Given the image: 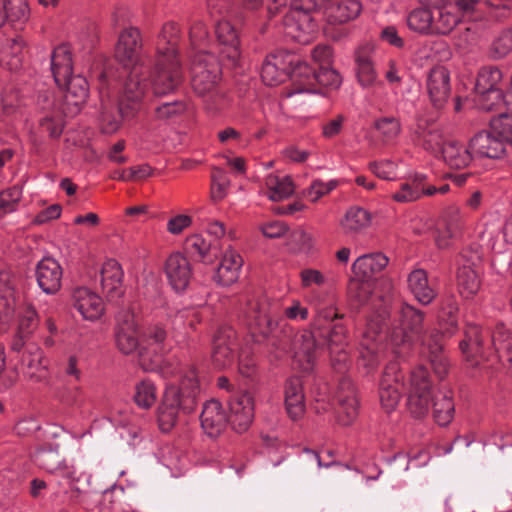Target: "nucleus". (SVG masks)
Returning <instances> with one entry per match:
<instances>
[{"label": "nucleus", "instance_id": "obj_37", "mask_svg": "<svg viewBox=\"0 0 512 512\" xmlns=\"http://www.w3.org/2000/svg\"><path fill=\"white\" fill-rule=\"evenodd\" d=\"M389 263V258L382 252H374L359 256L352 265L356 276L370 279L383 271Z\"/></svg>", "mask_w": 512, "mask_h": 512}, {"label": "nucleus", "instance_id": "obj_22", "mask_svg": "<svg viewBox=\"0 0 512 512\" xmlns=\"http://www.w3.org/2000/svg\"><path fill=\"white\" fill-rule=\"evenodd\" d=\"M71 301L73 307L86 320H98L105 310L102 298L87 287L74 288Z\"/></svg>", "mask_w": 512, "mask_h": 512}, {"label": "nucleus", "instance_id": "obj_40", "mask_svg": "<svg viewBox=\"0 0 512 512\" xmlns=\"http://www.w3.org/2000/svg\"><path fill=\"white\" fill-rule=\"evenodd\" d=\"M315 336L310 331H304L294 341V358L301 363L304 370H310L315 361Z\"/></svg>", "mask_w": 512, "mask_h": 512}, {"label": "nucleus", "instance_id": "obj_63", "mask_svg": "<svg viewBox=\"0 0 512 512\" xmlns=\"http://www.w3.org/2000/svg\"><path fill=\"white\" fill-rule=\"evenodd\" d=\"M412 339L411 334L400 323L393 325L387 335V340L395 347L407 345Z\"/></svg>", "mask_w": 512, "mask_h": 512}, {"label": "nucleus", "instance_id": "obj_42", "mask_svg": "<svg viewBox=\"0 0 512 512\" xmlns=\"http://www.w3.org/2000/svg\"><path fill=\"white\" fill-rule=\"evenodd\" d=\"M440 153L444 161L454 169L465 168L472 160L470 148L468 149L454 140H447Z\"/></svg>", "mask_w": 512, "mask_h": 512}, {"label": "nucleus", "instance_id": "obj_64", "mask_svg": "<svg viewBox=\"0 0 512 512\" xmlns=\"http://www.w3.org/2000/svg\"><path fill=\"white\" fill-rule=\"evenodd\" d=\"M301 285L303 288H308L312 285L321 286L325 283L324 275L316 269H304L300 272Z\"/></svg>", "mask_w": 512, "mask_h": 512}, {"label": "nucleus", "instance_id": "obj_56", "mask_svg": "<svg viewBox=\"0 0 512 512\" xmlns=\"http://www.w3.org/2000/svg\"><path fill=\"white\" fill-rule=\"evenodd\" d=\"M444 337H447V335H442L439 330H433L420 336L422 345L429 351V356L443 354Z\"/></svg>", "mask_w": 512, "mask_h": 512}, {"label": "nucleus", "instance_id": "obj_35", "mask_svg": "<svg viewBox=\"0 0 512 512\" xmlns=\"http://www.w3.org/2000/svg\"><path fill=\"white\" fill-rule=\"evenodd\" d=\"M322 9L325 10V15L330 24H342L355 19L361 11V5L357 0H345L336 3L325 0Z\"/></svg>", "mask_w": 512, "mask_h": 512}, {"label": "nucleus", "instance_id": "obj_29", "mask_svg": "<svg viewBox=\"0 0 512 512\" xmlns=\"http://www.w3.org/2000/svg\"><path fill=\"white\" fill-rule=\"evenodd\" d=\"M123 270L121 265L114 259L104 262L101 269V286L106 297L110 300H117L124 294Z\"/></svg>", "mask_w": 512, "mask_h": 512}, {"label": "nucleus", "instance_id": "obj_23", "mask_svg": "<svg viewBox=\"0 0 512 512\" xmlns=\"http://www.w3.org/2000/svg\"><path fill=\"white\" fill-rule=\"evenodd\" d=\"M375 58L376 52L372 44L360 45L354 52L356 76L362 87H371L377 82Z\"/></svg>", "mask_w": 512, "mask_h": 512}, {"label": "nucleus", "instance_id": "obj_61", "mask_svg": "<svg viewBox=\"0 0 512 512\" xmlns=\"http://www.w3.org/2000/svg\"><path fill=\"white\" fill-rule=\"evenodd\" d=\"M370 170L379 178L394 180L396 178V164L392 161H379L369 164Z\"/></svg>", "mask_w": 512, "mask_h": 512}, {"label": "nucleus", "instance_id": "obj_47", "mask_svg": "<svg viewBox=\"0 0 512 512\" xmlns=\"http://www.w3.org/2000/svg\"><path fill=\"white\" fill-rule=\"evenodd\" d=\"M415 141L432 153H440L447 142L442 130H416Z\"/></svg>", "mask_w": 512, "mask_h": 512}, {"label": "nucleus", "instance_id": "obj_16", "mask_svg": "<svg viewBox=\"0 0 512 512\" xmlns=\"http://www.w3.org/2000/svg\"><path fill=\"white\" fill-rule=\"evenodd\" d=\"M239 348L237 332L230 326L217 329L212 341V361L219 368L230 367Z\"/></svg>", "mask_w": 512, "mask_h": 512}, {"label": "nucleus", "instance_id": "obj_39", "mask_svg": "<svg viewBox=\"0 0 512 512\" xmlns=\"http://www.w3.org/2000/svg\"><path fill=\"white\" fill-rule=\"evenodd\" d=\"M34 463L48 473H55L59 470H66L61 455L58 452V446L44 444L36 449L33 456Z\"/></svg>", "mask_w": 512, "mask_h": 512}, {"label": "nucleus", "instance_id": "obj_2", "mask_svg": "<svg viewBox=\"0 0 512 512\" xmlns=\"http://www.w3.org/2000/svg\"><path fill=\"white\" fill-rule=\"evenodd\" d=\"M178 34V25L173 22L166 23L160 33L152 83V93L157 96L172 93L181 82L182 70L175 48Z\"/></svg>", "mask_w": 512, "mask_h": 512}, {"label": "nucleus", "instance_id": "obj_8", "mask_svg": "<svg viewBox=\"0 0 512 512\" xmlns=\"http://www.w3.org/2000/svg\"><path fill=\"white\" fill-rule=\"evenodd\" d=\"M293 93H324L323 89L335 90L341 84V77L331 66L312 68L301 60L292 73Z\"/></svg>", "mask_w": 512, "mask_h": 512}, {"label": "nucleus", "instance_id": "obj_21", "mask_svg": "<svg viewBox=\"0 0 512 512\" xmlns=\"http://www.w3.org/2000/svg\"><path fill=\"white\" fill-rule=\"evenodd\" d=\"M164 272L170 285L177 292L184 291L192 278L191 264L180 252H174L167 257Z\"/></svg>", "mask_w": 512, "mask_h": 512}, {"label": "nucleus", "instance_id": "obj_30", "mask_svg": "<svg viewBox=\"0 0 512 512\" xmlns=\"http://www.w3.org/2000/svg\"><path fill=\"white\" fill-rule=\"evenodd\" d=\"M285 407L292 420H298L305 413V395L303 383L299 377H290L284 385Z\"/></svg>", "mask_w": 512, "mask_h": 512}, {"label": "nucleus", "instance_id": "obj_46", "mask_svg": "<svg viewBox=\"0 0 512 512\" xmlns=\"http://www.w3.org/2000/svg\"><path fill=\"white\" fill-rule=\"evenodd\" d=\"M424 313L411 305H404L400 310L399 322L414 338H420L423 330Z\"/></svg>", "mask_w": 512, "mask_h": 512}, {"label": "nucleus", "instance_id": "obj_58", "mask_svg": "<svg viewBox=\"0 0 512 512\" xmlns=\"http://www.w3.org/2000/svg\"><path fill=\"white\" fill-rule=\"evenodd\" d=\"M397 134V130H369L366 138L373 148L380 149L392 143Z\"/></svg>", "mask_w": 512, "mask_h": 512}, {"label": "nucleus", "instance_id": "obj_27", "mask_svg": "<svg viewBox=\"0 0 512 512\" xmlns=\"http://www.w3.org/2000/svg\"><path fill=\"white\" fill-rule=\"evenodd\" d=\"M35 275L37 283L44 293L55 294L60 290L63 270L54 258H42L36 266Z\"/></svg>", "mask_w": 512, "mask_h": 512}, {"label": "nucleus", "instance_id": "obj_6", "mask_svg": "<svg viewBox=\"0 0 512 512\" xmlns=\"http://www.w3.org/2000/svg\"><path fill=\"white\" fill-rule=\"evenodd\" d=\"M324 3L325 0H292L283 20L285 35L301 44L309 43L318 30L311 13L321 10Z\"/></svg>", "mask_w": 512, "mask_h": 512}, {"label": "nucleus", "instance_id": "obj_28", "mask_svg": "<svg viewBox=\"0 0 512 512\" xmlns=\"http://www.w3.org/2000/svg\"><path fill=\"white\" fill-rule=\"evenodd\" d=\"M184 248L188 255L204 264L214 263L220 255V244L216 240H207L201 234L188 236Z\"/></svg>", "mask_w": 512, "mask_h": 512}, {"label": "nucleus", "instance_id": "obj_54", "mask_svg": "<svg viewBox=\"0 0 512 512\" xmlns=\"http://www.w3.org/2000/svg\"><path fill=\"white\" fill-rule=\"evenodd\" d=\"M337 180L323 182L320 179L312 181L311 185L305 190L304 195L311 201L317 202L321 197L329 194L338 186Z\"/></svg>", "mask_w": 512, "mask_h": 512}, {"label": "nucleus", "instance_id": "obj_62", "mask_svg": "<svg viewBox=\"0 0 512 512\" xmlns=\"http://www.w3.org/2000/svg\"><path fill=\"white\" fill-rule=\"evenodd\" d=\"M421 197V190L419 184L404 183L401 185V189L392 195V198L396 202L405 203L418 200Z\"/></svg>", "mask_w": 512, "mask_h": 512}, {"label": "nucleus", "instance_id": "obj_24", "mask_svg": "<svg viewBox=\"0 0 512 512\" xmlns=\"http://www.w3.org/2000/svg\"><path fill=\"white\" fill-rule=\"evenodd\" d=\"M326 342L333 367L338 371H344L349 362V355L346 351L348 345L347 328L343 324H333L326 335Z\"/></svg>", "mask_w": 512, "mask_h": 512}, {"label": "nucleus", "instance_id": "obj_38", "mask_svg": "<svg viewBox=\"0 0 512 512\" xmlns=\"http://www.w3.org/2000/svg\"><path fill=\"white\" fill-rule=\"evenodd\" d=\"M437 1L438 0H420L423 6L412 9L407 15L408 28L419 34L431 35V20H433L431 4Z\"/></svg>", "mask_w": 512, "mask_h": 512}, {"label": "nucleus", "instance_id": "obj_36", "mask_svg": "<svg viewBox=\"0 0 512 512\" xmlns=\"http://www.w3.org/2000/svg\"><path fill=\"white\" fill-rule=\"evenodd\" d=\"M408 286L416 300L423 304H430L437 296L435 287L429 282L428 274L424 269H415L408 275Z\"/></svg>", "mask_w": 512, "mask_h": 512}, {"label": "nucleus", "instance_id": "obj_59", "mask_svg": "<svg viewBox=\"0 0 512 512\" xmlns=\"http://www.w3.org/2000/svg\"><path fill=\"white\" fill-rule=\"evenodd\" d=\"M208 37V31L205 24L201 20H194L191 24L189 31L190 43L193 48H199V51L205 52L201 49L205 46L206 39Z\"/></svg>", "mask_w": 512, "mask_h": 512}, {"label": "nucleus", "instance_id": "obj_9", "mask_svg": "<svg viewBox=\"0 0 512 512\" xmlns=\"http://www.w3.org/2000/svg\"><path fill=\"white\" fill-rule=\"evenodd\" d=\"M388 328L382 314L371 316L359 342V364L367 373L374 372L381 362V334Z\"/></svg>", "mask_w": 512, "mask_h": 512}, {"label": "nucleus", "instance_id": "obj_52", "mask_svg": "<svg viewBox=\"0 0 512 512\" xmlns=\"http://www.w3.org/2000/svg\"><path fill=\"white\" fill-rule=\"evenodd\" d=\"M439 16V25L434 27V33H437V35L450 33L460 23V17L457 15L454 6H442Z\"/></svg>", "mask_w": 512, "mask_h": 512}, {"label": "nucleus", "instance_id": "obj_53", "mask_svg": "<svg viewBox=\"0 0 512 512\" xmlns=\"http://www.w3.org/2000/svg\"><path fill=\"white\" fill-rule=\"evenodd\" d=\"M512 51V30L503 31L492 43L490 56L499 60L507 56Z\"/></svg>", "mask_w": 512, "mask_h": 512}, {"label": "nucleus", "instance_id": "obj_11", "mask_svg": "<svg viewBox=\"0 0 512 512\" xmlns=\"http://www.w3.org/2000/svg\"><path fill=\"white\" fill-rule=\"evenodd\" d=\"M301 65V58L288 51H276L269 54L261 68V78L268 86L283 82L286 77L292 80V73Z\"/></svg>", "mask_w": 512, "mask_h": 512}, {"label": "nucleus", "instance_id": "obj_19", "mask_svg": "<svg viewBox=\"0 0 512 512\" xmlns=\"http://www.w3.org/2000/svg\"><path fill=\"white\" fill-rule=\"evenodd\" d=\"M464 224V216L459 207L449 206L445 208L436 227L435 242L438 248H448L451 240L462 232Z\"/></svg>", "mask_w": 512, "mask_h": 512}, {"label": "nucleus", "instance_id": "obj_34", "mask_svg": "<svg viewBox=\"0 0 512 512\" xmlns=\"http://www.w3.org/2000/svg\"><path fill=\"white\" fill-rule=\"evenodd\" d=\"M450 76L446 68L438 66L431 69L427 88L434 106L440 107L447 100L450 92Z\"/></svg>", "mask_w": 512, "mask_h": 512}, {"label": "nucleus", "instance_id": "obj_51", "mask_svg": "<svg viewBox=\"0 0 512 512\" xmlns=\"http://www.w3.org/2000/svg\"><path fill=\"white\" fill-rule=\"evenodd\" d=\"M347 293L350 304L359 308L369 300L371 288L368 283L355 279L349 282Z\"/></svg>", "mask_w": 512, "mask_h": 512}, {"label": "nucleus", "instance_id": "obj_25", "mask_svg": "<svg viewBox=\"0 0 512 512\" xmlns=\"http://www.w3.org/2000/svg\"><path fill=\"white\" fill-rule=\"evenodd\" d=\"M201 427L211 438L218 437L227 427L229 419L222 404L215 399L206 401L200 415Z\"/></svg>", "mask_w": 512, "mask_h": 512}, {"label": "nucleus", "instance_id": "obj_44", "mask_svg": "<svg viewBox=\"0 0 512 512\" xmlns=\"http://www.w3.org/2000/svg\"><path fill=\"white\" fill-rule=\"evenodd\" d=\"M458 305L454 299H448L438 314L439 331L451 337L458 328Z\"/></svg>", "mask_w": 512, "mask_h": 512}, {"label": "nucleus", "instance_id": "obj_3", "mask_svg": "<svg viewBox=\"0 0 512 512\" xmlns=\"http://www.w3.org/2000/svg\"><path fill=\"white\" fill-rule=\"evenodd\" d=\"M199 383L194 368L182 372L179 385L167 386L158 408V422L162 431H170L179 415L192 413L198 403Z\"/></svg>", "mask_w": 512, "mask_h": 512}, {"label": "nucleus", "instance_id": "obj_5", "mask_svg": "<svg viewBox=\"0 0 512 512\" xmlns=\"http://www.w3.org/2000/svg\"><path fill=\"white\" fill-rule=\"evenodd\" d=\"M51 70L55 83L59 88H65V103L78 111L88 97V83L81 75L72 76V58L67 45H60L51 55Z\"/></svg>", "mask_w": 512, "mask_h": 512}, {"label": "nucleus", "instance_id": "obj_15", "mask_svg": "<svg viewBox=\"0 0 512 512\" xmlns=\"http://www.w3.org/2000/svg\"><path fill=\"white\" fill-rule=\"evenodd\" d=\"M166 339L167 332L162 326L155 325L147 330L138 353V361L143 370L153 371L159 367L167 351Z\"/></svg>", "mask_w": 512, "mask_h": 512}, {"label": "nucleus", "instance_id": "obj_13", "mask_svg": "<svg viewBox=\"0 0 512 512\" xmlns=\"http://www.w3.org/2000/svg\"><path fill=\"white\" fill-rule=\"evenodd\" d=\"M431 381L427 368L418 366L411 372L408 408L416 418L425 416L430 407Z\"/></svg>", "mask_w": 512, "mask_h": 512}, {"label": "nucleus", "instance_id": "obj_48", "mask_svg": "<svg viewBox=\"0 0 512 512\" xmlns=\"http://www.w3.org/2000/svg\"><path fill=\"white\" fill-rule=\"evenodd\" d=\"M483 331L477 325H469L465 331V339L459 344L464 354L482 355Z\"/></svg>", "mask_w": 512, "mask_h": 512}, {"label": "nucleus", "instance_id": "obj_18", "mask_svg": "<svg viewBox=\"0 0 512 512\" xmlns=\"http://www.w3.org/2000/svg\"><path fill=\"white\" fill-rule=\"evenodd\" d=\"M338 421L342 425H350L358 416L359 400L357 389L349 378H342L335 393Z\"/></svg>", "mask_w": 512, "mask_h": 512}, {"label": "nucleus", "instance_id": "obj_31", "mask_svg": "<svg viewBox=\"0 0 512 512\" xmlns=\"http://www.w3.org/2000/svg\"><path fill=\"white\" fill-rule=\"evenodd\" d=\"M39 325V317L36 310L27 307L19 316L16 332L11 340L10 349L20 352L30 340Z\"/></svg>", "mask_w": 512, "mask_h": 512}, {"label": "nucleus", "instance_id": "obj_32", "mask_svg": "<svg viewBox=\"0 0 512 512\" xmlns=\"http://www.w3.org/2000/svg\"><path fill=\"white\" fill-rule=\"evenodd\" d=\"M372 213L360 206H351L341 218L339 225L344 235L357 236L372 224Z\"/></svg>", "mask_w": 512, "mask_h": 512}, {"label": "nucleus", "instance_id": "obj_33", "mask_svg": "<svg viewBox=\"0 0 512 512\" xmlns=\"http://www.w3.org/2000/svg\"><path fill=\"white\" fill-rule=\"evenodd\" d=\"M242 265V257L236 251L227 249L217 268L214 280L221 286H231L238 280Z\"/></svg>", "mask_w": 512, "mask_h": 512}, {"label": "nucleus", "instance_id": "obj_1", "mask_svg": "<svg viewBox=\"0 0 512 512\" xmlns=\"http://www.w3.org/2000/svg\"><path fill=\"white\" fill-rule=\"evenodd\" d=\"M115 58L122 65L127 79L123 84L115 111L104 109L101 120L104 125L119 127L129 124L143 103L158 97L152 93L155 68L151 70L144 55L140 31L130 27L124 29L115 47Z\"/></svg>", "mask_w": 512, "mask_h": 512}, {"label": "nucleus", "instance_id": "obj_12", "mask_svg": "<svg viewBox=\"0 0 512 512\" xmlns=\"http://www.w3.org/2000/svg\"><path fill=\"white\" fill-rule=\"evenodd\" d=\"M506 144L512 146V130H480L470 140L469 148L479 157L499 159L505 154Z\"/></svg>", "mask_w": 512, "mask_h": 512}, {"label": "nucleus", "instance_id": "obj_43", "mask_svg": "<svg viewBox=\"0 0 512 512\" xmlns=\"http://www.w3.org/2000/svg\"><path fill=\"white\" fill-rule=\"evenodd\" d=\"M433 415L440 426H447L454 417L455 405L450 390L438 391L433 396Z\"/></svg>", "mask_w": 512, "mask_h": 512}, {"label": "nucleus", "instance_id": "obj_20", "mask_svg": "<svg viewBox=\"0 0 512 512\" xmlns=\"http://www.w3.org/2000/svg\"><path fill=\"white\" fill-rule=\"evenodd\" d=\"M229 423L237 433L247 431L254 419V398L248 392H238L229 400Z\"/></svg>", "mask_w": 512, "mask_h": 512}, {"label": "nucleus", "instance_id": "obj_26", "mask_svg": "<svg viewBox=\"0 0 512 512\" xmlns=\"http://www.w3.org/2000/svg\"><path fill=\"white\" fill-rule=\"evenodd\" d=\"M247 316L250 325L265 338H269L278 326L272 315L271 307L265 299L251 300Z\"/></svg>", "mask_w": 512, "mask_h": 512}, {"label": "nucleus", "instance_id": "obj_50", "mask_svg": "<svg viewBox=\"0 0 512 512\" xmlns=\"http://www.w3.org/2000/svg\"><path fill=\"white\" fill-rule=\"evenodd\" d=\"M156 387L150 380H142L135 387L134 401L143 408L149 409L156 402Z\"/></svg>", "mask_w": 512, "mask_h": 512}, {"label": "nucleus", "instance_id": "obj_14", "mask_svg": "<svg viewBox=\"0 0 512 512\" xmlns=\"http://www.w3.org/2000/svg\"><path fill=\"white\" fill-rule=\"evenodd\" d=\"M404 374L399 363L389 362L382 373L379 383V399L386 412L395 410L402 397Z\"/></svg>", "mask_w": 512, "mask_h": 512}, {"label": "nucleus", "instance_id": "obj_7", "mask_svg": "<svg viewBox=\"0 0 512 512\" xmlns=\"http://www.w3.org/2000/svg\"><path fill=\"white\" fill-rule=\"evenodd\" d=\"M208 7L212 17H222L217 20L215 30L220 47L219 58L229 66H236L241 52L237 31L226 19L229 12L227 0H208Z\"/></svg>", "mask_w": 512, "mask_h": 512}, {"label": "nucleus", "instance_id": "obj_49", "mask_svg": "<svg viewBox=\"0 0 512 512\" xmlns=\"http://www.w3.org/2000/svg\"><path fill=\"white\" fill-rule=\"evenodd\" d=\"M230 180L226 172L219 167H212L210 195L213 202L223 200L228 192Z\"/></svg>", "mask_w": 512, "mask_h": 512}, {"label": "nucleus", "instance_id": "obj_17", "mask_svg": "<svg viewBox=\"0 0 512 512\" xmlns=\"http://www.w3.org/2000/svg\"><path fill=\"white\" fill-rule=\"evenodd\" d=\"M459 263L460 267L457 273L458 290L464 298L470 299L477 294L481 286L477 271L480 256L477 252L463 250L460 254Z\"/></svg>", "mask_w": 512, "mask_h": 512}, {"label": "nucleus", "instance_id": "obj_60", "mask_svg": "<svg viewBox=\"0 0 512 512\" xmlns=\"http://www.w3.org/2000/svg\"><path fill=\"white\" fill-rule=\"evenodd\" d=\"M238 370L246 378L254 377L257 373V362L254 355L242 350L239 355Z\"/></svg>", "mask_w": 512, "mask_h": 512}, {"label": "nucleus", "instance_id": "obj_45", "mask_svg": "<svg viewBox=\"0 0 512 512\" xmlns=\"http://www.w3.org/2000/svg\"><path fill=\"white\" fill-rule=\"evenodd\" d=\"M269 191L268 197L272 201H281L294 192V184L290 176L279 177L270 174L265 179Z\"/></svg>", "mask_w": 512, "mask_h": 512}, {"label": "nucleus", "instance_id": "obj_4", "mask_svg": "<svg viewBox=\"0 0 512 512\" xmlns=\"http://www.w3.org/2000/svg\"><path fill=\"white\" fill-rule=\"evenodd\" d=\"M221 62V58L202 51L197 52L192 59V87L210 111L221 110L229 103L227 96L218 87Z\"/></svg>", "mask_w": 512, "mask_h": 512}, {"label": "nucleus", "instance_id": "obj_57", "mask_svg": "<svg viewBox=\"0 0 512 512\" xmlns=\"http://www.w3.org/2000/svg\"><path fill=\"white\" fill-rule=\"evenodd\" d=\"M7 18L11 21H25L28 17V6L25 0L3 1Z\"/></svg>", "mask_w": 512, "mask_h": 512}, {"label": "nucleus", "instance_id": "obj_10", "mask_svg": "<svg viewBox=\"0 0 512 512\" xmlns=\"http://www.w3.org/2000/svg\"><path fill=\"white\" fill-rule=\"evenodd\" d=\"M502 78L503 73L498 67L487 66L479 71L473 100L478 108L489 111L496 106H502Z\"/></svg>", "mask_w": 512, "mask_h": 512}, {"label": "nucleus", "instance_id": "obj_41", "mask_svg": "<svg viewBox=\"0 0 512 512\" xmlns=\"http://www.w3.org/2000/svg\"><path fill=\"white\" fill-rule=\"evenodd\" d=\"M115 338L116 345L123 354L129 355L141 347L139 346L137 326L132 319L125 320L117 326Z\"/></svg>", "mask_w": 512, "mask_h": 512}, {"label": "nucleus", "instance_id": "obj_55", "mask_svg": "<svg viewBox=\"0 0 512 512\" xmlns=\"http://www.w3.org/2000/svg\"><path fill=\"white\" fill-rule=\"evenodd\" d=\"M22 198V190L18 186H12L0 192V211L7 213L15 210Z\"/></svg>", "mask_w": 512, "mask_h": 512}]
</instances>
